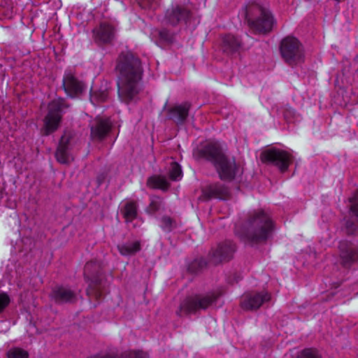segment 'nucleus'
<instances>
[{
	"mask_svg": "<svg viewBox=\"0 0 358 358\" xmlns=\"http://www.w3.org/2000/svg\"><path fill=\"white\" fill-rule=\"evenodd\" d=\"M115 69L119 73L117 92L120 99L126 103L136 101L142 90L143 69L140 59L130 52H122Z\"/></svg>",
	"mask_w": 358,
	"mask_h": 358,
	"instance_id": "f257e3e1",
	"label": "nucleus"
},
{
	"mask_svg": "<svg viewBox=\"0 0 358 358\" xmlns=\"http://www.w3.org/2000/svg\"><path fill=\"white\" fill-rule=\"evenodd\" d=\"M273 222L270 216L262 210H254L241 227H236L235 232L243 241L250 244L266 242L273 231Z\"/></svg>",
	"mask_w": 358,
	"mask_h": 358,
	"instance_id": "f03ea898",
	"label": "nucleus"
},
{
	"mask_svg": "<svg viewBox=\"0 0 358 358\" xmlns=\"http://www.w3.org/2000/svg\"><path fill=\"white\" fill-rule=\"evenodd\" d=\"M201 157L211 162L222 180H234L238 172L235 159L225 155L220 148L215 143H208L199 151Z\"/></svg>",
	"mask_w": 358,
	"mask_h": 358,
	"instance_id": "7ed1b4c3",
	"label": "nucleus"
},
{
	"mask_svg": "<svg viewBox=\"0 0 358 358\" xmlns=\"http://www.w3.org/2000/svg\"><path fill=\"white\" fill-rule=\"evenodd\" d=\"M245 18L253 31L266 34L271 31L274 19L270 10L257 3H252L245 6Z\"/></svg>",
	"mask_w": 358,
	"mask_h": 358,
	"instance_id": "20e7f679",
	"label": "nucleus"
},
{
	"mask_svg": "<svg viewBox=\"0 0 358 358\" xmlns=\"http://www.w3.org/2000/svg\"><path fill=\"white\" fill-rule=\"evenodd\" d=\"M84 275L88 282L87 294L90 299L99 300L103 294V266L99 262H88L84 268Z\"/></svg>",
	"mask_w": 358,
	"mask_h": 358,
	"instance_id": "39448f33",
	"label": "nucleus"
},
{
	"mask_svg": "<svg viewBox=\"0 0 358 358\" xmlns=\"http://www.w3.org/2000/svg\"><path fill=\"white\" fill-rule=\"evenodd\" d=\"M69 105L63 98H57L51 101L48 106V113L44 118L43 135L48 136L55 132L59 126L62 115Z\"/></svg>",
	"mask_w": 358,
	"mask_h": 358,
	"instance_id": "423d86ee",
	"label": "nucleus"
},
{
	"mask_svg": "<svg viewBox=\"0 0 358 358\" xmlns=\"http://www.w3.org/2000/svg\"><path fill=\"white\" fill-rule=\"evenodd\" d=\"M220 295L218 293L212 292L206 295L195 294L187 296L180 304L177 314L182 316L205 310L215 301Z\"/></svg>",
	"mask_w": 358,
	"mask_h": 358,
	"instance_id": "0eeeda50",
	"label": "nucleus"
},
{
	"mask_svg": "<svg viewBox=\"0 0 358 358\" xmlns=\"http://www.w3.org/2000/svg\"><path fill=\"white\" fill-rule=\"evenodd\" d=\"M280 51L285 62L294 66L304 59V50L299 41L293 36H287L280 43Z\"/></svg>",
	"mask_w": 358,
	"mask_h": 358,
	"instance_id": "6e6552de",
	"label": "nucleus"
},
{
	"mask_svg": "<svg viewBox=\"0 0 358 358\" xmlns=\"http://www.w3.org/2000/svg\"><path fill=\"white\" fill-rule=\"evenodd\" d=\"M264 163L276 166L281 172H285L292 162V156L285 150L278 148H269L261 154Z\"/></svg>",
	"mask_w": 358,
	"mask_h": 358,
	"instance_id": "1a4fd4ad",
	"label": "nucleus"
},
{
	"mask_svg": "<svg viewBox=\"0 0 358 358\" xmlns=\"http://www.w3.org/2000/svg\"><path fill=\"white\" fill-rule=\"evenodd\" d=\"M270 300L271 294L268 292L251 293L243 296L241 306L245 310H257L262 305Z\"/></svg>",
	"mask_w": 358,
	"mask_h": 358,
	"instance_id": "9d476101",
	"label": "nucleus"
},
{
	"mask_svg": "<svg viewBox=\"0 0 358 358\" xmlns=\"http://www.w3.org/2000/svg\"><path fill=\"white\" fill-rule=\"evenodd\" d=\"M341 264L345 268H349L354 263L358 262V248L348 241L339 244Z\"/></svg>",
	"mask_w": 358,
	"mask_h": 358,
	"instance_id": "9b49d317",
	"label": "nucleus"
},
{
	"mask_svg": "<svg viewBox=\"0 0 358 358\" xmlns=\"http://www.w3.org/2000/svg\"><path fill=\"white\" fill-rule=\"evenodd\" d=\"M236 250V246L233 242L225 241L219 244L216 249L212 250L210 254V261L215 264H219L224 261H229Z\"/></svg>",
	"mask_w": 358,
	"mask_h": 358,
	"instance_id": "f8f14e48",
	"label": "nucleus"
},
{
	"mask_svg": "<svg viewBox=\"0 0 358 358\" xmlns=\"http://www.w3.org/2000/svg\"><path fill=\"white\" fill-rule=\"evenodd\" d=\"M50 296L57 304L73 303L77 301V294L65 286L55 287Z\"/></svg>",
	"mask_w": 358,
	"mask_h": 358,
	"instance_id": "ddd939ff",
	"label": "nucleus"
},
{
	"mask_svg": "<svg viewBox=\"0 0 358 358\" xmlns=\"http://www.w3.org/2000/svg\"><path fill=\"white\" fill-rule=\"evenodd\" d=\"M94 40L101 44H106L111 43L115 36V27L108 23L101 22L99 26L93 30Z\"/></svg>",
	"mask_w": 358,
	"mask_h": 358,
	"instance_id": "4468645a",
	"label": "nucleus"
},
{
	"mask_svg": "<svg viewBox=\"0 0 358 358\" xmlns=\"http://www.w3.org/2000/svg\"><path fill=\"white\" fill-rule=\"evenodd\" d=\"M221 48L226 55H233L243 50V43L238 36L229 34L222 36Z\"/></svg>",
	"mask_w": 358,
	"mask_h": 358,
	"instance_id": "2eb2a0df",
	"label": "nucleus"
},
{
	"mask_svg": "<svg viewBox=\"0 0 358 358\" xmlns=\"http://www.w3.org/2000/svg\"><path fill=\"white\" fill-rule=\"evenodd\" d=\"M189 16L190 13L187 8L181 6H176L166 10L165 18L168 23L175 26L180 22H186Z\"/></svg>",
	"mask_w": 358,
	"mask_h": 358,
	"instance_id": "dca6fc26",
	"label": "nucleus"
},
{
	"mask_svg": "<svg viewBox=\"0 0 358 358\" xmlns=\"http://www.w3.org/2000/svg\"><path fill=\"white\" fill-rule=\"evenodd\" d=\"M70 138L66 135L61 137L58 147L55 152L57 161L62 164H68L73 160L70 150Z\"/></svg>",
	"mask_w": 358,
	"mask_h": 358,
	"instance_id": "f3484780",
	"label": "nucleus"
},
{
	"mask_svg": "<svg viewBox=\"0 0 358 358\" xmlns=\"http://www.w3.org/2000/svg\"><path fill=\"white\" fill-rule=\"evenodd\" d=\"M229 196V190L225 185L216 182L206 187L202 191V196L206 199H227Z\"/></svg>",
	"mask_w": 358,
	"mask_h": 358,
	"instance_id": "a211bd4d",
	"label": "nucleus"
},
{
	"mask_svg": "<svg viewBox=\"0 0 358 358\" xmlns=\"http://www.w3.org/2000/svg\"><path fill=\"white\" fill-rule=\"evenodd\" d=\"M358 193L356 192L352 197L349 199L350 203V210L353 217H350L345 223L346 232L348 234H354L358 232Z\"/></svg>",
	"mask_w": 358,
	"mask_h": 358,
	"instance_id": "6ab92c4d",
	"label": "nucleus"
},
{
	"mask_svg": "<svg viewBox=\"0 0 358 358\" xmlns=\"http://www.w3.org/2000/svg\"><path fill=\"white\" fill-rule=\"evenodd\" d=\"M190 108L191 103L187 101L175 105L169 109V118L177 124H182L186 120Z\"/></svg>",
	"mask_w": 358,
	"mask_h": 358,
	"instance_id": "aec40b11",
	"label": "nucleus"
},
{
	"mask_svg": "<svg viewBox=\"0 0 358 358\" xmlns=\"http://www.w3.org/2000/svg\"><path fill=\"white\" fill-rule=\"evenodd\" d=\"M110 128L109 120L96 117L91 124V136L94 139L101 140L108 134Z\"/></svg>",
	"mask_w": 358,
	"mask_h": 358,
	"instance_id": "412c9836",
	"label": "nucleus"
},
{
	"mask_svg": "<svg viewBox=\"0 0 358 358\" xmlns=\"http://www.w3.org/2000/svg\"><path fill=\"white\" fill-rule=\"evenodd\" d=\"M63 87L66 94L71 97L81 94L85 89L84 84L71 73L64 75Z\"/></svg>",
	"mask_w": 358,
	"mask_h": 358,
	"instance_id": "4be33fe9",
	"label": "nucleus"
},
{
	"mask_svg": "<svg viewBox=\"0 0 358 358\" xmlns=\"http://www.w3.org/2000/svg\"><path fill=\"white\" fill-rule=\"evenodd\" d=\"M87 358H149L146 352L143 351H126L120 356L115 353H106L104 355H98Z\"/></svg>",
	"mask_w": 358,
	"mask_h": 358,
	"instance_id": "5701e85b",
	"label": "nucleus"
},
{
	"mask_svg": "<svg viewBox=\"0 0 358 358\" xmlns=\"http://www.w3.org/2000/svg\"><path fill=\"white\" fill-rule=\"evenodd\" d=\"M117 249L122 255H133L141 250L139 241L127 242L117 245Z\"/></svg>",
	"mask_w": 358,
	"mask_h": 358,
	"instance_id": "b1692460",
	"label": "nucleus"
},
{
	"mask_svg": "<svg viewBox=\"0 0 358 358\" xmlns=\"http://www.w3.org/2000/svg\"><path fill=\"white\" fill-rule=\"evenodd\" d=\"M147 185L151 188L167 190L170 186L169 182L164 176H154L148 178Z\"/></svg>",
	"mask_w": 358,
	"mask_h": 358,
	"instance_id": "393cba45",
	"label": "nucleus"
},
{
	"mask_svg": "<svg viewBox=\"0 0 358 358\" xmlns=\"http://www.w3.org/2000/svg\"><path fill=\"white\" fill-rule=\"evenodd\" d=\"M127 222H132L137 216V203L135 201H128L122 210Z\"/></svg>",
	"mask_w": 358,
	"mask_h": 358,
	"instance_id": "a878e982",
	"label": "nucleus"
},
{
	"mask_svg": "<svg viewBox=\"0 0 358 358\" xmlns=\"http://www.w3.org/2000/svg\"><path fill=\"white\" fill-rule=\"evenodd\" d=\"M169 177L172 180H180L182 177V171L180 166L176 162L171 160L167 169Z\"/></svg>",
	"mask_w": 358,
	"mask_h": 358,
	"instance_id": "bb28decb",
	"label": "nucleus"
},
{
	"mask_svg": "<svg viewBox=\"0 0 358 358\" xmlns=\"http://www.w3.org/2000/svg\"><path fill=\"white\" fill-rule=\"evenodd\" d=\"M108 98V92L106 88L91 91L90 101L94 105L106 101Z\"/></svg>",
	"mask_w": 358,
	"mask_h": 358,
	"instance_id": "cd10ccee",
	"label": "nucleus"
},
{
	"mask_svg": "<svg viewBox=\"0 0 358 358\" xmlns=\"http://www.w3.org/2000/svg\"><path fill=\"white\" fill-rule=\"evenodd\" d=\"M13 13V3L11 0H0V14L6 17H11Z\"/></svg>",
	"mask_w": 358,
	"mask_h": 358,
	"instance_id": "c85d7f7f",
	"label": "nucleus"
},
{
	"mask_svg": "<svg viewBox=\"0 0 358 358\" xmlns=\"http://www.w3.org/2000/svg\"><path fill=\"white\" fill-rule=\"evenodd\" d=\"M162 229L166 232H170L176 227V223L171 217L163 216L161 219Z\"/></svg>",
	"mask_w": 358,
	"mask_h": 358,
	"instance_id": "c756f323",
	"label": "nucleus"
},
{
	"mask_svg": "<svg viewBox=\"0 0 358 358\" xmlns=\"http://www.w3.org/2000/svg\"><path fill=\"white\" fill-rule=\"evenodd\" d=\"M296 358H322V356L316 349L306 348L298 353Z\"/></svg>",
	"mask_w": 358,
	"mask_h": 358,
	"instance_id": "7c9ffc66",
	"label": "nucleus"
},
{
	"mask_svg": "<svg viewBox=\"0 0 358 358\" xmlns=\"http://www.w3.org/2000/svg\"><path fill=\"white\" fill-rule=\"evenodd\" d=\"M7 356L8 358H28L29 354L22 348H14L7 352Z\"/></svg>",
	"mask_w": 358,
	"mask_h": 358,
	"instance_id": "2f4dec72",
	"label": "nucleus"
},
{
	"mask_svg": "<svg viewBox=\"0 0 358 358\" xmlns=\"http://www.w3.org/2000/svg\"><path fill=\"white\" fill-rule=\"evenodd\" d=\"M162 199L159 196H153L150 198V203L147 208L149 213H155L161 207Z\"/></svg>",
	"mask_w": 358,
	"mask_h": 358,
	"instance_id": "473e14b6",
	"label": "nucleus"
},
{
	"mask_svg": "<svg viewBox=\"0 0 358 358\" xmlns=\"http://www.w3.org/2000/svg\"><path fill=\"white\" fill-rule=\"evenodd\" d=\"M10 301V297L6 293H0V313L8 306Z\"/></svg>",
	"mask_w": 358,
	"mask_h": 358,
	"instance_id": "72a5a7b5",
	"label": "nucleus"
},
{
	"mask_svg": "<svg viewBox=\"0 0 358 358\" xmlns=\"http://www.w3.org/2000/svg\"><path fill=\"white\" fill-rule=\"evenodd\" d=\"M206 263L203 259H196L193 262H192V264L189 265V270L191 271L192 272H196L195 268L196 266L201 268L202 267L206 266Z\"/></svg>",
	"mask_w": 358,
	"mask_h": 358,
	"instance_id": "f704fd0d",
	"label": "nucleus"
},
{
	"mask_svg": "<svg viewBox=\"0 0 358 358\" xmlns=\"http://www.w3.org/2000/svg\"><path fill=\"white\" fill-rule=\"evenodd\" d=\"M159 37L161 39L169 42L172 40V34L166 29H162L159 31Z\"/></svg>",
	"mask_w": 358,
	"mask_h": 358,
	"instance_id": "c9c22d12",
	"label": "nucleus"
},
{
	"mask_svg": "<svg viewBox=\"0 0 358 358\" xmlns=\"http://www.w3.org/2000/svg\"><path fill=\"white\" fill-rule=\"evenodd\" d=\"M155 0H140L139 5L143 8L152 7Z\"/></svg>",
	"mask_w": 358,
	"mask_h": 358,
	"instance_id": "e433bc0d",
	"label": "nucleus"
},
{
	"mask_svg": "<svg viewBox=\"0 0 358 358\" xmlns=\"http://www.w3.org/2000/svg\"><path fill=\"white\" fill-rule=\"evenodd\" d=\"M2 196H3V192H0V198H2Z\"/></svg>",
	"mask_w": 358,
	"mask_h": 358,
	"instance_id": "4c0bfd02",
	"label": "nucleus"
},
{
	"mask_svg": "<svg viewBox=\"0 0 358 358\" xmlns=\"http://www.w3.org/2000/svg\"><path fill=\"white\" fill-rule=\"evenodd\" d=\"M337 1H340L341 0H336Z\"/></svg>",
	"mask_w": 358,
	"mask_h": 358,
	"instance_id": "58836bf2",
	"label": "nucleus"
}]
</instances>
